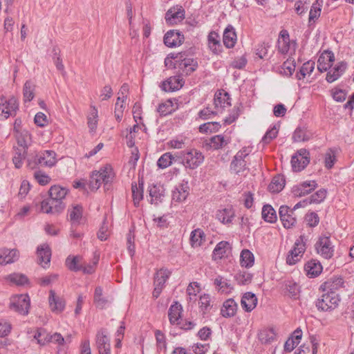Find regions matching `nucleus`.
<instances>
[{
  "label": "nucleus",
  "instance_id": "nucleus-48",
  "mask_svg": "<svg viewBox=\"0 0 354 354\" xmlns=\"http://www.w3.org/2000/svg\"><path fill=\"white\" fill-rule=\"evenodd\" d=\"M322 1H321V3H319V0H317L315 3H313L309 12L308 22L310 24L313 21L319 17L322 10Z\"/></svg>",
  "mask_w": 354,
  "mask_h": 354
},
{
  "label": "nucleus",
  "instance_id": "nucleus-56",
  "mask_svg": "<svg viewBox=\"0 0 354 354\" xmlns=\"http://www.w3.org/2000/svg\"><path fill=\"white\" fill-rule=\"evenodd\" d=\"M173 158L170 153H165L158 160L157 165L161 169H165L171 165Z\"/></svg>",
  "mask_w": 354,
  "mask_h": 354
},
{
  "label": "nucleus",
  "instance_id": "nucleus-21",
  "mask_svg": "<svg viewBox=\"0 0 354 354\" xmlns=\"http://www.w3.org/2000/svg\"><path fill=\"white\" fill-rule=\"evenodd\" d=\"M257 304V298L254 293L248 292L243 295L241 305L245 311H252L256 307Z\"/></svg>",
  "mask_w": 354,
  "mask_h": 354
},
{
  "label": "nucleus",
  "instance_id": "nucleus-44",
  "mask_svg": "<svg viewBox=\"0 0 354 354\" xmlns=\"http://www.w3.org/2000/svg\"><path fill=\"white\" fill-rule=\"evenodd\" d=\"M214 104L216 107H225L230 106V97L227 93H216L214 97Z\"/></svg>",
  "mask_w": 354,
  "mask_h": 354
},
{
  "label": "nucleus",
  "instance_id": "nucleus-26",
  "mask_svg": "<svg viewBox=\"0 0 354 354\" xmlns=\"http://www.w3.org/2000/svg\"><path fill=\"white\" fill-rule=\"evenodd\" d=\"M223 41L227 48H232L236 41V35L234 28L228 26L223 33Z\"/></svg>",
  "mask_w": 354,
  "mask_h": 354
},
{
  "label": "nucleus",
  "instance_id": "nucleus-42",
  "mask_svg": "<svg viewBox=\"0 0 354 354\" xmlns=\"http://www.w3.org/2000/svg\"><path fill=\"white\" fill-rule=\"evenodd\" d=\"M83 207L80 205L73 206L68 210L69 218L73 223H80V219L82 217Z\"/></svg>",
  "mask_w": 354,
  "mask_h": 354
},
{
  "label": "nucleus",
  "instance_id": "nucleus-28",
  "mask_svg": "<svg viewBox=\"0 0 354 354\" xmlns=\"http://www.w3.org/2000/svg\"><path fill=\"white\" fill-rule=\"evenodd\" d=\"M304 269L308 276L315 277L322 272V266L319 261L311 260L305 265Z\"/></svg>",
  "mask_w": 354,
  "mask_h": 354
},
{
  "label": "nucleus",
  "instance_id": "nucleus-24",
  "mask_svg": "<svg viewBox=\"0 0 354 354\" xmlns=\"http://www.w3.org/2000/svg\"><path fill=\"white\" fill-rule=\"evenodd\" d=\"M234 217V211L231 207L218 209L216 212L217 219L223 224L231 223Z\"/></svg>",
  "mask_w": 354,
  "mask_h": 354
},
{
  "label": "nucleus",
  "instance_id": "nucleus-22",
  "mask_svg": "<svg viewBox=\"0 0 354 354\" xmlns=\"http://www.w3.org/2000/svg\"><path fill=\"white\" fill-rule=\"evenodd\" d=\"M18 252L16 250L7 248L0 249V265L11 263L18 259Z\"/></svg>",
  "mask_w": 354,
  "mask_h": 354
},
{
  "label": "nucleus",
  "instance_id": "nucleus-35",
  "mask_svg": "<svg viewBox=\"0 0 354 354\" xmlns=\"http://www.w3.org/2000/svg\"><path fill=\"white\" fill-rule=\"evenodd\" d=\"M285 186V180L282 176L278 175L272 178L268 186V189L272 193L281 192Z\"/></svg>",
  "mask_w": 354,
  "mask_h": 354
},
{
  "label": "nucleus",
  "instance_id": "nucleus-64",
  "mask_svg": "<svg viewBox=\"0 0 354 354\" xmlns=\"http://www.w3.org/2000/svg\"><path fill=\"white\" fill-rule=\"evenodd\" d=\"M157 348L158 350L166 349V339L164 334L160 330H156L155 333Z\"/></svg>",
  "mask_w": 354,
  "mask_h": 354
},
{
  "label": "nucleus",
  "instance_id": "nucleus-10",
  "mask_svg": "<svg viewBox=\"0 0 354 354\" xmlns=\"http://www.w3.org/2000/svg\"><path fill=\"white\" fill-rule=\"evenodd\" d=\"M170 275V272L167 269H160L155 274L154 277V290L153 296L158 298L160 295L162 288L167 279Z\"/></svg>",
  "mask_w": 354,
  "mask_h": 354
},
{
  "label": "nucleus",
  "instance_id": "nucleus-53",
  "mask_svg": "<svg viewBox=\"0 0 354 354\" xmlns=\"http://www.w3.org/2000/svg\"><path fill=\"white\" fill-rule=\"evenodd\" d=\"M221 127L219 122H209L201 124L199 127V131L201 133L215 132Z\"/></svg>",
  "mask_w": 354,
  "mask_h": 354
},
{
  "label": "nucleus",
  "instance_id": "nucleus-4",
  "mask_svg": "<svg viewBox=\"0 0 354 354\" xmlns=\"http://www.w3.org/2000/svg\"><path fill=\"white\" fill-rule=\"evenodd\" d=\"M306 239L304 235H301L299 239L296 240L293 249L289 252L286 258V263L288 265H295L299 261L300 257L306 250Z\"/></svg>",
  "mask_w": 354,
  "mask_h": 354
},
{
  "label": "nucleus",
  "instance_id": "nucleus-6",
  "mask_svg": "<svg viewBox=\"0 0 354 354\" xmlns=\"http://www.w3.org/2000/svg\"><path fill=\"white\" fill-rule=\"evenodd\" d=\"M30 302L28 295H15L12 297L10 308L18 313L26 315L28 313Z\"/></svg>",
  "mask_w": 354,
  "mask_h": 354
},
{
  "label": "nucleus",
  "instance_id": "nucleus-46",
  "mask_svg": "<svg viewBox=\"0 0 354 354\" xmlns=\"http://www.w3.org/2000/svg\"><path fill=\"white\" fill-rule=\"evenodd\" d=\"M35 85L30 81H26L23 88V95L25 102H30L35 96Z\"/></svg>",
  "mask_w": 354,
  "mask_h": 354
},
{
  "label": "nucleus",
  "instance_id": "nucleus-3",
  "mask_svg": "<svg viewBox=\"0 0 354 354\" xmlns=\"http://www.w3.org/2000/svg\"><path fill=\"white\" fill-rule=\"evenodd\" d=\"M17 100L14 96L7 99L4 96L0 97V118L3 120L14 116L18 110Z\"/></svg>",
  "mask_w": 354,
  "mask_h": 354
},
{
  "label": "nucleus",
  "instance_id": "nucleus-16",
  "mask_svg": "<svg viewBox=\"0 0 354 354\" xmlns=\"http://www.w3.org/2000/svg\"><path fill=\"white\" fill-rule=\"evenodd\" d=\"M37 160L40 166L51 167L57 162L56 153L52 150L39 152L37 153Z\"/></svg>",
  "mask_w": 354,
  "mask_h": 354
},
{
  "label": "nucleus",
  "instance_id": "nucleus-20",
  "mask_svg": "<svg viewBox=\"0 0 354 354\" xmlns=\"http://www.w3.org/2000/svg\"><path fill=\"white\" fill-rule=\"evenodd\" d=\"M344 283V281L341 277H334L324 282L320 288H322L324 291H334L336 292V290L343 287Z\"/></svg>",
  "mask_w": 354,
  "mask_h": 354
},
{
  "label": "nucleus",
  "instance_id": "nucleus-59",
  "mask_svg": "<svg viewBox=\"0 0 354 354\" xmlns=\"http://www.w3.org/2000/svg\"><path fill=\"white\" fill-rule=\"evenodd\" d=\"M336 161L335 151L330 149L325 153L324 164L325 167L328 169H330L333 167Z\"/></svg>",
  "mask_w": 354,
  "mask_h": 354
},
{
  "label": "nucleus",
  "instance_id": "nucleus-50",
  "mask_svg": "<svg viewBox=\"0 0 354 354\" xmlns=\"http://www.w3.org/2000/svg\"><path fill=\"white\" fill-rule=\"evenodd\" d=\"M96 344L98 351L110 348L109 339L103 331H99L97 334Z\"/></svg>",
  "mask_w": 354,
  "mask_h": 354
},
{
  "label": "nucleus",
  "instance_id": "nucleus-7",
  "mask_svg": "<svg viewBox=\"0 0 354 354\" xmlns=\"http://www.w3.org/2000/svg\"><path fill=\"white\" fill-rule=\"evenodd\" d=\"M309 162V152L305 149L298 150L291 159V165L293 171H301L308 165Z\"/></svg>",
  "mask_w": 354,
  "mask_h": 354
},
{
  "label": "nucleus",
  "instance_id": "nucleus-47",
  "mask_svg": "<svg viewBox=\"0 0 354 354\" xmlns=\"http://www.w3.org/2000/svg\"><path fill=\"white\" fill-rule=\"evenodd\" d=\"M315 64V62L312 61L305 62L301 67L299 72L297 73V78L298 80H302L305 77L306 74H310L314 70Z\"/></svg>",
  "mask_w": 354,
  "mask_h": 354
},
{
  "label": "nucleus",
  "instance_id": "nucleus-60",
  "mask_svg": "<svg viewBox=\"0 0 354 354\" xmlns=\"http://www.w3.org/2000/svg\"><path fill=\"white\" fill-rule=\"evenodd\" d=\"M34 177L41 185H46L50 181V178L46 173L41 171H37L34 173Z\"/></svg>",
  "mask_w": 354,
  "mask_h": 354
},
{
  "label": "nucleus",
  "instance_id": "nucleus-37",
  "mask_svg": "<svg viewBox=\"0 0 354 354\" xmlns=\"http://www.w3.org/2000/svg\"><path fill=\"white\" fill-rule=\"evenodd\" d=\"M189 195V187L186 185H182L177 188L172 194V199L176 202L185 201Z\"/></svg>",
  "mask_w": 354,
  "mask_h": 354
},
{
  "label": "nucleus",
  "instance_id": "nucleus-33",
  "mask_svg": "<svg viewBox=\"0 0 354 354\" xmlns=\"http://www.w3.org/2000/svg\"><path fill=\"white\" fill-rule=\"evenodd\" d=\"M181 311L182 306L178 303L170 306L168 312V316L171 324H177V322H180L179 318L181 316Z\"/></svg>",
  "mask_w": 354,
  "mask_h": 354
},
{
  "label": "nucleus",
  "instance_id": "nucleus-45",
  "mask_svg": "<svg viewBox=\"0 0 354 354\" xmlns=\"http://www.w3.org/2000/svg\"><path fill=\"white\" fill-rule=\"evenodd\" d=\"M94 303L100 308H104L108 303V299L103 296L102 288L100 286L97 287L95 290Z\"/></svg>",
  "mask_w": 354,
  "mask_h": 354
},
{
  "label": "nucleus",
  "instance_id": "nucleus-1",
  "mask_svg": "<svg viewBox=\"0 0 354 354\" xmlns=\"http://www.w3.org/2000/svg\"><path fill=\"white\" fill-rule=\"evenodd\" d=\"M114 174L111 166L106 165L99 171H95L91 176L89 187L92 190H97L103 183L105 185L112 181Z\"/></svg>",
  "mask_w": 354,
  "mask_h": 354
},
{
  "label": "nucleus",
  "instance_id": "nucleus-40",
  "mask_svg": "<svg viewBox=\"0 0 354 354\" xmlns=\"http://www.w3.org/2000/svg\"><path fill=\"white\" fill-rule=\"evenodd\" d=\"M82 257L80 256L71 257L69 256L66 259V265L67 268L74 272L80 271L82 270Z\"/></svg>",
  "mask_w": 354,
  "mask_h": 354
},
{
  "label": "nucleus",
  "instance_id": "nucleus-11",
  "mask_svg": "<svg viewBox=\"0 0 354 354\" xmlns=\"http://www.w3.org/2000/svg\"><path fill=\"white\" fill-rule=\"evenodd\" d=\"M184 40V35L177 30H169L164 37L165 44L170 48L180 46Z\"/></svg>",
  "mask_w": 354,
  "mask_h": 354
},
{
  "label": "nucleus",
  "instance_id": "nucleus-41",
  "mask_svg": "<svg viewBox=\"0 0 354 354\" xmlns=\"http://www.w3.org/2000/svg\"><path fill=\"white\" fill-rule=\"evenodd\" d=\"M204 241L205 234L203 230L196 229L192 232L190 242L192 247L196 248L201 246Z\"/></svg>",
  "mask_w": 354,
  "mask_h": 354
},
{
  "label": "nucleus",
  "instance_id": "nucleus-51",
  "mask_svg": "<svg viewBox=\"0 0 354 354\" xmlns=\"http://www.w3.org/2000/svg\"><path fill=\"white\" fill-rule=\"evenodd\" d=\"M91 112L88 116V126L91 131H94L97 124V110L94 106H91Z\"/></svg>",
  "mask_w": 354,
  "mask_h": 354
},
{
  "label": "nucleus",
  "instance_id": "nucleus-23",
  "mask_svg": "<svg viewBox=\"0 0 354 354\" xmlns=\"http://www.w3.org/2000/svg\"><path fill=\"white\" fill-rule=\"evenodd\" d=\"M259 341L263 344H270L277 338V333L273 328H263L258 333Z\"/></svg>",
  "mask_w": 354,
  "mask_h": 354
},
{
  "label": "nucleus",
  "instance_id": "nucleus-52",
  "mask_svg": "<svg viewBox=\"0 0 354 354\" xmlns=\"http://www.w3.org/2000/svg\"><path fill=\"white\" fill-rule=\"evenodd\" d=\"M326 190L324 189H321L318 191H317L315 194L310 196V197L308 199V203H315L318 204L324 201V200L326 197Z\"/></svg>",
  "mask_w": 354,
  "mask_h": 354
},
{
  "label": "nucleus",
  "instance_id": "nucleus-55",
  "mask_svg": "<svg viewBox=\"0 0 354 354\" xmlns=\"http://www.w3.org/2000/svg\"><path fill=\"white\" fill-rule=\"evenodd\" d=\"M34 338L40 345H44L49 342V334L44 328H39L35 334Z\"/></svg>",
  "mask_w": 354,
  "mask_h": 354
},
{
  "label": "nucleus",
  "instance_id": "nucleus-8",
  "mask_svg": "<svg viewBox=\"0 0 354 354\" xmlns=\"http://www.w3.org/2000/svg\"><path fill=\"white\" fill-rule=\"evenodd\" d=\"M315 250L318 254L328 259L333 255V247L329 236H320L315 244Z\"/></svg>",
  "mask_w": 354,
  "mask_h": 354
},
{
  "label": "nucleus",
  "instance_id": "nucleus-43",
  "mask_svg": "<svg viewBox=\"0 0 354 354\" xmlns=\"http://www.w3.org/2000/svg\"><path fill=\"white\" fill-rule=\"evenodd\" d=\"M27 155V150L19 149L17 147L15 149V155L12 158V162L16 168H21L23 165L24 160Z\"/></svg>",
  "mask_w": 354,
  "mask_h": 354
},
{
  "label": "nucleus",
  "instance_id": "nucleus-2",
  "mask_svg": "<svg viewBox=\"0 0 354 354\" xmlns=\"http://www.w3.org/2000/svg\"><path fill=\"white\" fill-rule=\"evenodd\" d=\"M340 297L335 292L324 293L316 301V306L319 310L331 311L335 309L340 302Z\"/></svg>",
  "mask_w": 354,
  "mask_h": 354
},
{
  "label": "nucleus",
  "instance_id": "nucleus-29",
  "mask_svg": "<svg viewBox=\"0 0 354 354\" xmlns=\"http://www.w3.org/2000/svg\"><path fill=\"white\" fill-rule=\"evenodd\" d=\"M346 68V63H339L332 71L328 72L326 78L327 82L329 83H332L337 80L342 75Z\"/></svg>",
  "mask_w": 354,
  "mask_h": 354
},
{
  "label": "nucleus",
  "instance_id": "nucleus-39",
  "mask_svg": "<svg viewBox=\"0 0 354 354\" xmlns=\"http://www.w3.org/2000/svg\"><path fill=\"white\" fill-rule=\"evenodd\" d=\"M5 280L11 284L17 286L24 285L28 282V278L22 274L12 273L5 277Z\"/></svg>",
  "mask_w": 354,
  "mask_h": 354
},
{
  "label": "nucleus",
  "instance_id": "nucleus-36",
  "mask_svg": "<svg viewBox=\"0 0 354 354\" xmlns=\"http://www.w3.org/2000/svg\"><path fill=\"white\" fill-rule=\"evenodd\" d=\"M254 262V254L249 250H243L240 255V263L241 266L245 268H250L253 266Z\"/></svg>",
  "mask_w": 354,
  "mask_h": 354
},
{
  "label": "nucleus",
  "instance_id": "nucleus-58",
  "mask_svg": "<svg viewBox=\"0 0 354 354\" xmlns=\"http://www.w3.org/2000/svg\"><path fill=\"white\" fill-rule=\"evenodd\" d=\"M200 292V287L197 282L190 283L187 288V293L189 296V301H196V297Z\"/></svg>",
  "mask_w": 354,
  "mask_h": 354
},
{
  "label": "nucleus",
  "instance_id": "nucleus-30",
  "mask_svg": "<svg viewBox=\"0 0 354 354\" xmlns=\"http://www.w3.org/2000/svg\"><path fill=\"white\" fill-rule=\"evenodd\" d=\"M143 185L142 179H139L138 186H137L136 183L131 185L132 196L136 206H138L140 201L143 198Z\"/></svg>",
  "mask_w": 354,
  "mask_h": 354
},
{
  "label": "nucleus",
  "instance_id": "nucleus-9",
  "mask_svg": "<svg viewBox=\"0 0 354 354\" xmlns=\"http://www.w3.org/2000/svg\"><path fill=\"white\" fill-rule=\"evenodd\" d=\"M65 208V205L62 201H57L49 196L48 198L44 200L41 203V211L46 214H55L62 212Z\"/></svg>",
  "mask_w": 354,
  "mask_h": 354
},
{
  "label": "nucleus",
  "instance_id": "nucleus-5",
  "mask_svg": "<svg viewBox=\"0 0 354 354\" xmlns=\"http://www.w3.org/2000/svg\"><path fill=\"white\" fill-rule=\"evenodd\" d=\"M204 160L203 153L196 150L192 149L183 152V163L186 168L194 169L197 168Z\"/></svg>",
  "mask_w": 354,
  "mask_h": 354
},
{
  "label": "nucleus",
  "instance_id": "nucleus-18",
  "mask_svg": "<svg viewBox=\"0 0 354 354\" xmlns=\"http://www.w3.org/2000/svg\"><path fill=\"white\" fill-rule=\"evenodd\" d=\"M39 263L46 268L48 265L51 257V251L48 245L43 244L37 248V251Z\"/></svg>",
  "mask_w": 354,
  "mask_h": 354
},
{
  "label": "nucleus",
  "instance_id": "nucleus-31",
  "mask_svg": "<svg viewBox=\"0 0 354 354\" xmlns=\"http://www.w3.org/2000/svg\"><path fill=\"white\" fill-rule=\"evenodd\" d=\"M230 248V243L227 241H221L215 247L213 254L212 259L214 260H218L222 259L224 255L227 253V250Z\"/></svg>",
  "mask_w": 354,
  "mask_h": 354
},
{
  "label": "nucleus",
  "instance_id": "nucleus-17",
  "mask_svg": "<svg viewBox=\"0 0 354 354\" xmlns=\"http://www.w3.org/2000/svg\"><path fill=\"white\" fill-rule=\"evenodd\" d=\"M182 78L179 77H171L166 81L162 82L161 88L166 92L175 91L179 90L183 85Z\"/></svg>",
  "mask_w": 354,
  "mask_h": 354
},
{
  "label": "nucleus",
  "instance_id": "nucleus-34",
  "mask_svg": "<svg viewBox=\"0 0 354 354\" xmlns=\"http://www.w3.org/2000/svg\"><path fill=\"white\" fill-rule=\"evenodd\" d=\"M48 193L49 196L57 201H62L68 193V189L59 185H53L50 188Z\"/></svg>",
  "mask_w": 354,
  "mask_h": 354
},
{
  "label": "nucleus",
  "instance_id": "nucleus-13",
  "mask_svg": "<svg viewBox=\"0 0 354 354\" xmlns=\"http://www.w3.org/2000/svg\"><path fill=\"white\" fill-rule=\"evenodd\" d=\"M185 18V10L181 7L170 8L165 15V20L169 25H174Z\"/></svg>",
  "mask_w": 354,
  "mask_h": 354
},
{
  "label": "nucleus",
  "instance_id": "nucleus-38",
  "mask_svg": "<svg viewBox=\"0 0 354 354\" xmlns=\"http://www.w3.org/2000/svg\"><path fill=\"white\" fill-rule=\"evenodd\" d=\"M262 218L268 223H274L277 221V214L274 208L270 205H265L262 208Z\"/></svg>",
  "mask_w": 354,
  "mask_h": 354
},
{
  "label": "nucleus",
  "instance_id": "nucleus-12",
  "mask_svg": "<svg viewBox=\"0 0 354 354\" xmlns=\"http://www.w3.org/2000/svg\"><path fill=\"white\" fill-rule=\"evenodd\" d=\"M317 187L315 180L304 181L293 187L292 192L297 197L304 196L310 194Z\"/></svg>",
  "mask_w": 354,
  "mask_h": 354
},
{
  "label": "nucleus",
  "instance_id": "nucleus-63",
  "mask_svg": "<svg viewBox=\"0 0 354 354\" xmlns=\"http://www.w3.org/2000/svg\"><path fill=\"white\" fill-rule=\"evenodd\" d=\"M281 69L282 71H280L281 73H283L287 76H290L295 70V64L293 62L287 60L283 62Z\"/></svg>",
  "mask_w": 354,
  "mask_h": 354
},
{
  "label": "nucleus",
  "instance_id": "nucleus-32",
  "mask_svg": "<svg viewBox=\"0 0 354 354\" xmlns=\"http://www.w3.org/2000/svg\"><path fill=\"white\" fill-rule=\"evenodd\" d=\"M15 137L19 147V148L27 150L30 142V135L29 133L26 130L17 131Z\"/></svg>",
  "mask_w": 354,
  "mask_h": 354
},
{
  "label": "nucleus",
  "instance_id": "nucleus-14",
  "mask_svg": "<svg viewBox=\"0 0 354 354\" xmlns=\"http://www.w3.org/2000/svg\"><path fill=\"white\" fill-rule=\"evenodd\" d=\"M230 142V139L223 135H217L205 141V146L208 149H219L226 146Z\"/></svg>",
  "mask_w": 354,
  "mask_h": 354
},
{
  "label": "nucleus",
  "instance_id": "nucleus-19",
  "mask_svg": "<svg viewBox=\"0 0 354 354\" xmlns=\"http://www.w3.org/2000/svg\"><path fill=\"white\" fill-rule=\"evenodd\" d=\"M48 299L50 306L53 312L60 313L64 310L65 301L62 297L57 296L54 290H50Z\"/></svg>",
  "mask_w": 354,
  "mask_h": 354
},
{
  "label": "nucleus",
  "instance_id": "nucleus-62",
  "mask_svg": "<svg viewBox=\"0 0 354 354\" xmlns=\"http://www.w3.org/2000/svg\"><path fill=\"white\" fill-rule=\"evenodd\" d=\"M296 216L295 211H292L290 214L286 216V218H282V224L285 228H290L296 223Z\"/></svg>",
  "mask_w": 354,
  "mask_h": 354
},
{
  "label": "nucleus",
  "instance_id": "nucleus-49",
  "mask_svg": "<svg viewBox=\"0 0 354 354\" xmlns=\"http://www.w3.org/2000/svg\"><path fill=\"white\" fill-rule=\"evenodd\" d=\"M214 284L217 287L218 290L223 292H227L232 289L229 281L221 276H218L214 279Z\"/></svg>",
  "mask_w": 354,
  "mask_h": 354
},
{
  "label": "nucleus",
  "instance_id": "nucleus-25",
  "mask_svg": "<svg viewBox=\"0 0 354 354\" xmlns=\"http://www.w3.org/2000/svg\"><path fill=\"white\" fill-rule=\"evenodd\" d=\"M198 63L196 60L191 58H185L179 64V68L186 75H189L196 70Z\"/></svg>",
  "mask_w": 354,
  "mask_h": 354
},
{
  "label": "nucleus",
  "instance_id": "nucleus-27",
  "mask_svg": "<svg viewBox=\"0 0 354 354\" xmlns=\"http://www.w3.org/2000/svg\"><path fill=\"white\" fill-rule=\"evenodd\" d=\"M237 310V304L235 301L232 299L226 300L223 305L221 308V315L224 317H233Z\"/></svg>",
  "mask_w": 354,
  "mask_h": 354
},
{
  "label": "nucleus",
  "instance_id": "nucleus-57",
  "mask_svg": "<svg viewBox=\"0 0 354 354\" xmlns=\"http://www.w3.org/2000/svg\"><path fill=\"white\" fill-rule=\"evenodd\" d=\"M230 169L234 173L239 174L246 169V162L245 160H238L234 158L230 165Z\"/></svg>",
  "mask_w": 354,
  "mask_h": 354
},
{
  "label": "nucleus",
  "instance_id": "nucleus-61",
  "mask_svg": "<svg viewBox=\"0 0 354 354\" xmlns=\"http://www.w3.org/2000/svg\"><path fill=\"white\" fill-rule=\"evenodd\" d=\"M292 139L295 142H304L308 140L310 136L306 134V132L304 129L297 128L293 133Z\"/></svg>",
  "mask_w": 354,
  "mask_h": 354
},
{
  "label": "nucleus",
  "instance_id": "nucleus-15",
  "mask_svg": "<svg viewBox=\"0 0 354 354\" xmlns=\"http://www.w3.org/2000/svg\"><path fill=\"white\" fill-rule=\"evenodd\" d=\"M334 61V54L330 51H324L319 57L317 61V69L320 72L326 71L330 68Z\"/></svg>",
  "mask_w": 354,
  "mask_h": 354
},
{
  "label": "nucleus",
  "instance_id": "nucleus-54",
  "mask_svg": "<svg viewBox=\"0 0 354 354\" xmlns=\"http://www.w3.org/2000/svg\"><path fill=\"white\" fill-rule=\"evenodd\" d=\"M235 279L240 285H247L251 283L252 275L245 271L239 272L235 275Z\"/></svg>",
  "mask_w": 354,
  "mask_h": 354
}]
</instances>
